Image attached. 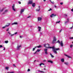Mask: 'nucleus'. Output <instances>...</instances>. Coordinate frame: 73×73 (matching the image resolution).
<instances>
[{
    "label": "nucleus",
    "mask_w": 73,
    "mask_h": 73,
    "mask_svg": "<svg viewBox=\"0 0 73 73\" xmlns=\"http://www.w3.org/2000/svg\"><path fill=\"white\" fill-rule=\"evenodd\" d=\"M52 51L55 54L57 53V52H56V50H60V48H55L54 47H52Z\"/></svg>",
    "instance_id": "f257e3e1"
},
{
    "label": "nucleus",
    "mask_w": 73,
    "mask_h": 73,
    "mask_svg": "<svg viewBox=\"0 0 73 73\" xmlns=\"http://www.w3.org/2000/svg\"><path fill=\"white\" fill-rule=\"evenodd\" d=\"M44 51L46 54H48V49L45 48L44 49Z\"/></svg>",
    "instance_id": "423d86ee"
},
{
    "label": "nucleus",
    "mask_w": 73,
    "mask_h": 73,
    "mask_svg": "<svg viewBox=\"0 0 73 73\" xmlns=\"http://www.w3.org/2000/svg\"><path fill=\"white\" fill-rule=\"evenodd\" d=\"M60 4L61 5H62V4H63V3L62 2V3H60Z\"/></svg>",
    "instance_id": "4c0bfd02"
},
{
    "label": "nucleus",
    "mask_w": 73,
    "mask_h": 73,
    "mask_svg": "<svg viewBox=\"0 0 73 73\" xmlns=\"http://www.w3.org/2000/svg\"><path fill=\"white\" fill-rule=\"evenodd\" d=\"M60 23V21H58V22H56V24H57V23L59 24V23Z\"/></svg>",
    "instance_id": "5701e85b"
},
{
    "label": "nucleus",
    "mask_w": 73,
    "mask_h": 73,
    "mask_svg": "<svg viewBox=\"0 0 73 73\" xmlns=\"http://www.w3.org/2000/svg\"><path fill=\"white\" fill-rule=\"evenodd\" d=\"M38 9H36V12H39L40 11L41 8H40V6H39L38 7Z\"/></svg>",
    "instance_id": "0eeeda50"
},
{
    "label": "nucleus",
    "mask_w": 73,
    "mask_h": 73,
    "mask_svg": "<svg viewBox=\"0 0 73 73\" xmlns=\"http://www.w3.org/2000/svg\"><path fill=\"white\" fill-rule=\"evenodd\" d=\"M52 9H50L49 10H48V11H51V10Z\"/></svg>",
    "instance_id": "c03bdc74"
},
{
    "label": "nucleus",
    "mask_w": 73,
    "mask_h": 73,
    "mask_svg": "<svg viewBox=\"0 0 73 73\" xmlns=\"http://www.w3.org/2000/svg\"><path fill=\"white\" fill-rule=\"evenodd\" d=\"M8 33H9L10 35H11V33L9 32H8Z\"/></svg>",
    "instance_id": "09e8293b"
},
{
    "label": "nucleus",
    "mask_w": 73,
    "mask_h": 73,
    "mask_svg": "<svg viewBox=\"0 0 73 73\" xmlns=\"http://www.w3.org/2000/svg\"><path fill=\"white\" fill-rule=\"evenodd\" d=\"M21 46H18L17 47V49L18 50H19V49H20V47H21Z\"/></svg>",
    "instance_id": "2eb2a0df"
},
{
    "label": "nucleus",
    "mask_w": 73,
    "mask_h": 73,
    "mask_svg": "<svg viewBox=\"0 0 73 73\" xmlns=\"http://www.w3.org/2000/svg\"><path fill=\"white\" fill-rule=\"evenodd\" d=\"M44 70H46V69L45 68H44Z\"/></svg>",
    "instance_id": "0e129e2a"
},
{
    "label": "nucleus",
    "mask_w": 73,
    "mask_h": 73,
    "mask_svg": "<svg viewBox=\"0 0 73 73\" xmlns=\"http://www.w3.org/2000/svg\"><path fill=\"white\" fill-rule=\"evenodd\" d=\"M61 61L63 62H64V59L63 58L61 59Z\"/></svg>",
    "instance_id": "412c9836"
},
{
    "label": "nucleus",
    "mask_w": 73,
    "mask_h": 73,
    "mask_svg": "<svg viewBox=\"0 0 73 73\" xmlns=\"http://www.w3.org/2000/svg\"><path fill=\"white\" fill-rule=\"evenodd\" d=\"M29 27H33V26H30Z\"/></svg>",
    "instance_id": "bf43d9fd"
},
{
    "label": "nucleus",
    "mask_w": 73,
    "mask_h": 73,
    "mask_svg": "<svg viewBox=\"0 0 73 73\" xmlns=\"http://www.w3.org/2000/svg\"><path fill=\"white\" fill-rule=\"evenodd\" d=\"M13 35H14V34H11V36H13Z\"/></svg>",
    "instance_id": "a18cd8bd"
},
{
    "label": "nucleus",
    "mask_w": 73,
    "mask_h": 73,
    "mask_svg": "<svg viewBox=\"0 0 73 73\" xmlns=\"http://www.w3.org/2000/svg\"><path fill=\"white\" fill-rule=\"evenodd\" d=\"M35 50V48H33V51H34V50Z\"/></svg>",
    "instance_id": "72a5a7b5"
},
{
    "label": "nucleus",
    "mask_w": 73,
    "mask_h": 73,
    "mask_svg": "<svg viewBox=\"0 0 73 73\" xmlns=\"http://www.w3.org/2000/svg\"><path fill=\"white\" fill-rule=\"evenodd\" d=\"M5 42L6 44H7L8 42V40H6L5 41Z\"/></svg>",
    "instance_id": "393cba45"
},
{
    "label": "nucleus",
    "mask_w": 73,
    "mask_h": 73,
    "mask_svg": "<svg viewBox=\"0 0 73 73\" xmlns=\"http://www.w3.org/2000/svg\"><path fill=\"white\" fill-rule=\"evenodd\" d=\"M73 44H71L70 45V48H72L73 47Z\"/></svg>",
    "instance_id": "cd10ccee"
},
{
    "label": "nucleus",
    "mask_w": 73,
    "mask_h": 73,
    "mask_svg": "<svg viewBox=\"0 0 73 73\" xmlns=\"http://www.w3.org/2000/svg\"><path fill=\"white\" fill-rule=\"evenodd\" d=\"M50 56H51V57H52V58H54V56L53 55H52V54L50 53Z\"/></svg>",
    "instance_id": "a211bd4d"
},
{
    "label": "nucleus",
    "mask_w": 73,
    "mask_h": 73,
    "mask_svg": "<svg viewBox=\"0 0 73 73\" xmlns=\"http://www.w3.org/2000/svg\"><path fill=\"white\" fill-rule=\"evenodd\" d=\"M50 2L52 3V4H54V1H53V2H52L51 1V0H50Z\"/></svg>",
    "instance_id": "bb28decb"
},
{
    "label": "nucleus",
    "mask_w": 73,
    "mask_h": 73,
    "mask_svg": "<svg viewBox=\"0 0 73 73\" xmlns=\"http://www.w3.org/2000/svg\"><path fill=\"white\" fill-rule=\"evenodd\" d=\"M44 1H45L46 0H43Z\"/></svg>",
    "instance_id": "680f3d73"
},
{
    "label": "nucleus",
    "mask_w": 73,
    "mask_h": 73,
    "mask_svg": "<svg viewBox=\"0 0 73 73\" xmlns=\"http://www.w3.org/2000/svg\"><path fill=\"white\" fill-rule=\"evenodd\" d=\"M3 47V46L2 45H0V48H2Z\"/></svg>",
    "instance_id": "c9c22d12"
},
{
    "label": "nucleus",
    "mask_w": 73,
    "mask_h": 73,
    "mask_svg": "<svg viewBox=\"0 0 73 73\" xmlns=\"http://www.w3.org/2000/svg\"><path fill=\"white\" fill-rule=\"evenodd\" d=\"M41 50H39L38 49H37V50L36 51L37 52H40V51Z\"/></svg>",
    "instance_id": "4be33fe9"
},
{
    "label": "nucleus",
    "mask_w": 73,
    "mask_h": 73,
    "mask_svg": "<svg viewBox=\"0 0 73 73\" xmlns=\"http://www.w3.org/2000/svg\"><path fill=\"white\" fill-rule=\"evenodd\" d=\"M42 20V18L41 17H38V21H41Z\"/></svg>",
    "instance_id": "f8f14e48"
},
{
    "label": "nucleus",
    "mask_w": 73,
    "mask_h": 73,
    "mask_svg": "<svg viewBox=\"0 0 73 73\" xmlns=\"http://www.w3.org/2000/svg\"><path fill=\"white\" fill-rule=\"evenodd\" d=\"M29 17H31V16H29L27 17V18H29Z\"/></svg>",
    "instance_id": "5fc2aeb1"
},
{
    "label": "nucleus",
    "mask_w": 73,
    "mask_h": 73,
    "mask_svg": "<svg viewBox=\"0 0 73 73\" xmlns=\"http://www.w3.org/2000/svg\"><path fill=\"white\" fill-rule=\"evenodd\" d=\"M36 48H37V46H36L34 48H35V49H36Z\"/></svg>",
    "instance_id": "8fccbe9b"
},
{
    "label": "nucleus",
    "mask_w": 73,
    "mask_h": 73,
    "mask_svg": "<svg viewBox=\"0 0 73 73\" xmlns=\"http://www.w3.org/2000/svg\"><path fill=\"white\" fill-rule=\"evenodd\" d=\"M48 62H49L50 63H51V64H53V61H52V60H48Z\"/></svg>",
    "instance_id": "4468645a"
},
{
    "label": "nucleus",
    "mask_w": 73,
    "mask_h": 73,
    "mask_svg": "<svg viewBox=\"0 0 73 73\" xmlns=\"http://www.w3.org/2000/svg\"><path fill=\"white\" fill-rule=\"evenodd\" d=\"M65 17H67V15H65Z\"/></svg>",
    "instance_id": "6e6d98bb"
},
{
    "label": "nucleus",
    "mask_w": 73,
    "mask_h": 73,
    "mask_svg": "<svg viewBox=\"0 0 73 73\" xmlns=\"http://www.w3.org/2000/svg\"><path fill=\"white\" fill-rule=\"evenodd\" d=\"M37 51H36V52H35V53H34V54H36V53H37Z\"/></svg>",
    "instance_id": "79ce46f5"
},
{
    "label": "nucleus",
    "mask_w": 73,
    "mask_h": 73,
    "mask_svg": "<svg viewBox=\"0 0 73 73\" xmlns=\"http://www.w3.org/2000/svg\"><path fill=\"white\" fill-rule=\"evenodd\" d=\"M10 24V23H8L7 24V25H5L4 27H3V28H6V27H9V26Z\"/></svg>",
    "instance_id": "39448f33"
},
{
    "label": "nucleus",
    "mask_w": 73,
    "mask_h": 73,
    "mask_svg": "<svg viewBox=\"0 0 73 73\" xmlns=\"http://www.w3.org/2000/svg\"><path fill=\"white\" fill-rule=\"evenodd\" d=\"M24 10H25V9H21V11L20 12L21 14H22V13L24 12Z\"/></svg>",
    "instance_id": "1a4fd4ad"
},
{
    "label": "nucleus",
    "mask_w": 73,
    "mask_h": 73,
    "mask_svg": "<svg viewBox=\"0 0 73 73\" xmlns=\"http://www.w3.org/2000/svg\"><path fill=\"white\" fill-rule=\"evenodd\" d=\"M38 28H41V27H38Z\"/></svg>",
    "instance_id": "338daca9"
},
{
    "label": "nucleus",
    "mask_w": 73,
    "mask_h": 73,
    "mask_svg": "<svg viewBox=\"0 0 73 73\" xmlns=\"http://www.w3.org/2000/svg\"><path fill=\"white\" fill-rule=\"evenodd\" d=\"M55 8H56V7H57L56 6H55Z\"/></svg>",
    "instance_id": "69168bd1"
},
{
    "label": "nucleus",
    "mask_w": 73,
    "mask_h": 73,
    "mask_svg": "<svg viewBox=\"0 0 73 73\" xmlns=\"http://www.w3.org/2000/svg\"><path fill=\"white\" fill-rule=\"evenodd\" d=\"M41 65H44V64L43 63H41L40 64V66H41Z\"/></svg>",
    "instance_id": "c85d7f7f"
},
{
    "label": "nucleus",
    "mask_w": 73,
    "mask_h": 73,
    "mask_svg": "<svg viewBox=\"0 0 73 73\" xmlns=\"http://www.w3.org/2000/svg\"><path fill=\"white\" fill-rule=\"evenodd\" d=\"M20 37L21 38V37H22V36H20Z\"/></svg>",
    "instance_id": "e2e57ef3"
},
{
    "label": "nucleus",
    "mask_w": 73,
    "mask_h": 73,
    "mask_svg": "<svg viewBox=\"0 0 73 73\" xmlns=\"http://www.w3.org/2000/svg\"><path fill=\"white\" fill-rule=\"evenodd\" d=\"M71 11H72V12H73V9H72L71 10Z\"/></svg>",
    "instance_id": "864d4df0"
},
{
    "label": "nucleus",
    "mask_w": 73,
    "mask_h": 73,
    "mask_svg": "<svg viewBox=\"0 0 73 73\" xmlns=\"http://www.w3.org/2000/svg\"><path fill=\"white\" fill-rule=\"evenodd\" d=\"M44 62H46V60H43Z\"/></svg>",
    "instance_id": "603ef678"
},
{
    "label": "nucleus",
    "mask_w": 73,
    "mask_h": 73,
    "mask_svg": "<svg viewBox=\"0 0 73 73\" xmlns=\"http://www.w3.org/2000/svg\"><path fill=\"white\" fill-rule=\"evenodd\" d=\"M12 8L13 10V11L14 12H15L16 11V9H15V5H13L12 7Z\"/></svg>",
    "instance_id": "6e6552de"
},
{
    "label": "nucleus",
    "mask_w": 73,
    "mask_h": 73,
    "mask_svg": "<svg viewBox=\"0 0 73 73\" xmlns=\"http://www.w3.org/2000/svg\"><path fill=\"white\" fill-rule=\"evenodd\" d=\"M56 16V15H54V14H52V15H50V17H54V16Z\"/></svg>",
    "instance_id": "9d476101"
},
{
    "label": "nucleus",
    "mask_w": 73,
    "mask_h": 73,
    "mask_svg": "<svg viewBox=\"0 0 73 73\" xmlns=\"http://www.w3.org/2000/svg\"><path fill=\"white\" fill-rule=\"evenodd\" d=\"M8 67H5V69H7V70H8Z\"/></svg>",
    "instance_id": "c756f323"
},
{
    "label": "nucleus",
    "mask_w": 73,
    "mask_h": 73,
    "mask_svg": "<svg viewBox=\"0 0 73 73\" xmlns=\"http://www.w3.org/2000/svg\"><path fill=\"white\" fill-rule=\"evenodd\" d=\"M30 71V69H28L27 70V72H29Z\"/></svg>",
    "instance_id": "ea45409f"
},
{
    "label": "nucleus",
    "mask_w": 73,
    "mask_h": 73,
    "mask_svg": "<svg viewBox=\"0 0 73 73\" xmlns=\"http://www.w3.org/2000/svg\"><path fill=\"white\" fill-rule=\"evenodd\" d=\"M13 66H14V67H16V66L15 65V64H13Z\"/></svg>",
    "instance_id": "e433bc0d"
},
{
    "label": "nucleus",
    "mask_w": 73,
    "mask_h": 73,
    "mask_svg": "<svg viewBox=\"0 0 73 73\" xmlns=\"http://www.w3.org/2000/svg\"><path fill=\"white\" fill-rule=\"evenodd\" d=\"M3 50H5V47H4V49H3Z\"/></svg>",
    "instance_id": "13d9d810"
},
{
    "label": "nucleus",
    "mask_w": 73,
    "mask_h": 73,
    "mask_svg": "<svg viewBox=\"0 0 73 73\" xmlns=\"http://www.w3.org/2000/svg\"><path fill=\"white\" fill-rule=\"evenodd\" d=\"M39 28L38 31H41V28Z\"/></svg>",
    "instance_id": "a878e982"
},
{
    "label": "nucleus",
    "mask_w": 73,
    "mask_h": 73,
    "mask_svg": "<svg viewBox=\"0 0 73 73\" xmlns=\"http://www.w3.org/2000/svg\"><path fill=\"white\" fill-rule=\"evenodd\" d=\"M38 72H41V73H44V72L43 71H40V70H39L38 71Z\"/></svg>",
    "instance_id": "b1692460"
},
{
    "label": "nucleus",
    "mask_w": 73,
    "mask_h": 73,
    "mask_svg": "<svg viewBox=\"0 0 73 73\" xmlns=\"http://www.w3.org/2000/svg\"><path fill=\"white\" fill-rule=\"evenodd\" d=\"M17 34V32H16L15 33V34L16 35V34Z\"/></svg>",
    "instance_id": "4d7b16f0"
},
{
    "label": "nucleus",
    "mask_w": 73,
    "mask_h": 73,
    "mask_svg": "<svg viewBox=\"0 0 73 73\" xmlns=\"http://www.w3.org/2000/svg\"><path fill=\"white\" fill-rule=\"evenodd\" d=\"M9 29L8 28L7 30V31H9Z\"/></svg>",
    "instance_id": "49530a36"
},
{
    "label": "nucleus",
    "mask_w": 73,
    "mask_h": 73,
    "mask_svg": "<svg viewBox=\"0 0 73 73\" xmlns=\"http://www.w3.org/2000/svg\"><path fill=\"white\" fill-rule=\"evenodd\" d=\"M72 28H70V29H72Z\"/></svg>",
    "instance_id": "774afa93"
},
{
    "label": "nucleus",
    "mask_w": 73,
    "mask_h": 73,
    "mask_svg": "<svg viewBox=\"0 0 73 73\" xmlns=\"http://www.w3.org/2000/svg\"><path fill=\"white\" fill-rule=\"evenodd\" d=\"M56 36L54 37L53 39L52 40V44H54V43L56 41Z\"/></svg>",
    "instance_id": "f03ea898"
},
{
    "label": "nucleus",
    "mask_w": 73,
    "mask_h": 73,
    "mask_svg": "<svg viewBox=\"0 0 73 73\" xmlns=\"http://www.w3.org/2000/svg\"><path fill=\"white\" fill-rule=\"evenodd\" d=\"M33 3V1L32 0L29 1L28 2V4H32Z\"/></svg>",
    "instance_id": "20e7f679"
},
{
    "label": "nucleus",
    "mask_w": 73,
    "mask_h": 73,
    "mask_svg": "<svg viewBox=\"0 0 73 73\" xmlns=\"http://www.w3.org/2000/svg\"><path fill=\"white\" fill-rule=\"evenodd\" d=\"M64 64L66 65H68V63H64Z\"/></svg>",
    "instance_id": "473e14b6"
},
{
    "label": "nucleus",
    "mask_w": 73,
    "mask_h": 73,
    "mask_svg": "<svg viewBox=\"0 0 73 73\" xmlns=\"http://www.w3.org/2000/svg\"><path fill=\"white\" fill-rule=\"evenodd\" d=\"M48 47V48H52V47Z\"/></svg>",
    "instance_id": "37998d69"
},
{
    "label": "nucleus",
    "mask_w": 73,
    "mask_h": 73,
    "mask_svg": "<svg viewBox=\"0 0 73 73\" xmlns=\"http://www.w3.org/2000/svg\"><path fill=\"white\" fill-rule=\"evenodd\" d=\"M8 11V10H6L5 11V12L3 13V14H5V12H7Z\"/></svg>",
    "instance_id": "aec40b11"
},
{
    "label": "nucleus",
    "mask_w": 73,
    "mask_h": 73,
    "mask_svg": "<svg viewBox=\"0 0 73 73\" xmlns=\"http://www.w3.org/2000/svg\"><path fill=\"white\" fill-rule=\"evenodd\" d=\"M44 47H45L46 48H49V44H44Z\"/></svg>",
    "instance_id": "7ed1b4c3"
},
{
    "label": "nucleus",
    "mask_w": 73,
    "mask_h": 73,
    "mask_svg": "<svg viewBox=\"0 0 73 73\" xmlns=\"http://www.w3.org/2000/svg\"><path fill=\"white\" fill-rule=\"evenodd\" d=\"M69 38H70V39H73V37H70Z\"/></svg>",
    "instance_id": "a19ab883"
},
{
    "label": "nucleus",
    "mask_w": 73,
    "mask_h": 73,
    "mask_svg": "<svg viewBox=\"0 0 73 73\" xmlns=\"http://www.w3.org/2000/svg\"><path fill=\"white\" fill-rule=\"evenodd\" d=\"M32 6L33 7H35V3H33L32 4Z\"/></svg>",
    "instance_id": "f3484780"
},
{
    "label": "nucleus",
    "mask_w": 73,
    "mask_h": 73,
    "mask_svg": "<svg viewBox=\"0 0 73 73\" xmlns=\"http://www.w3.org/2000/svg\"><path fill=\"white\" fill-rule=\"evenodd\" d=\"M64 55L65 56H66V57H68V58H72V57H71L70 56H69L68 55L66 54H64Z\"/></svg>",
    "instance_id": "ddd939ff"
},
{
    "label": "nucleus",
    "mask_w": 73,
    "mask_h": 73,
    "mask_svg": "<svg viewBox=\"0 0 73 73\" xmlns=\"http://www.w3.org/2000/svg\"><path fill=\"white\" fill-rule=\"evenodd\" d=\"M57 42L58 43H59V44H60V40H58V41Z\"/></svg>",
    "instance_id": "7c9ffc66"
},
{
    "label": "nucleus",
    "mask_w": 73,
    "mask_h": 73,
    "mask_svg": "<svg viewBox=\"0 0 73 73\" xmlns=\"http://www.w3.org/2000/svg\"><path fill=\"white\" fill-rule=\"evenodd\" d=\"M62 31V29H61L60 31V32H61V31Z\"/></svg>",
    "instance_id": "58836bf2"
},
{
    "label": "nucleus",
    "mask_w": 73,
    "mask_h": 73,
    "mask_svg": "<svg viewBox=\"0 0 73 73\" xmlns=\"http://www.w3.org/2000/svg\"><path fill=\"white\" fill-rule=\"evenodd\" d=\"M19 4H21V2H20V1H19Z\"/></svg>",
    "instance_id": "de8ad7c7"
},
{
    "label": "nucleus",
    "mask_w": 73,
    "mask_h": 73,
    "mask_svg": "<svg viewBox=\"0 0 73 73\" xmlns=\"http://www.w3.org/2000/svg\"><path fill=\"white\" fill-rule=\"evenodd\" d=\"M41 47H42V46L41 45H39L37 46V48H41Z\"/></svg>",
    "instance_id": "6ab92c4d"
},
{
    "label": "nucleus",
    "mask_w": 73,
    "mask_h": 73,
    "mask_svg": "<svg viewBox=\"0 0 73 73\" xmlns=\"http://www.w3.org/2000/svg\"><path fill=\"white\" fill-rule=\"evenodd\" d=\"M14 73V72H10V73Z\"/></svg>",
    "instance_id": "052dcab7"
},
{
    "label": "nucleus",
    "mask_w": 73,
    "mask_h": 73,
    "mask_svg": "<svg viewBox=\"0 0 73 73\" xmlns=\"http://www.w3.org/2000/svg\"><path fill=\"white\" fill-rule=\"evenodd\" d=\"M60 42H61L60 45L61 46H63V44L62 43V41H61Z\"/></svg>",
    "instance_id": "dca6fc26"
},
{
    "label": "nucleus",
    "mask_w": 73,
    "mask_h": 73,
    "mask_svg": "<svg viewBox=\"0 0 73 73\" xmlns=\"http://www.w3.org/2000/svg\"><path fill=\"white\" fill-rule=\"evenodd\" d=\"M67 21H68V22H69V19H67Z\"/></svg>",
    "instance_id": "3c124183"
},
{
    "label": "nucleus",
    "mask_w": 73,
    "mask_h": 73,
    "mask_svg": "<svg viewBox=\"0 0 73 73\" xmlns=\"http://www.w3.org/2000/svg\"><path fill=\"white\" fill-rule=\"evenodd\" d=\"M17 24H18V23L17 22H15L11 24V25H17Z\"/></svg>",
    "instance_id": "9b49d317"
},
{
    "label": "nucleus",
    "mask_w": 73,
    "mask_h": 73,
    "mask_svg": "<svg viewBox=\"0 0 73 73\" xmlns=\"http://www.w3.org/2000/svg\"><path fill=\"white\" fill-rule=\"evenodd\" d=\"M65 24H66L67 23H68V21H66V22H65Z\"/></svg>",
    "instance_id": "f704fd0d"
},
{
    "label": "nucleus",
    "mask_w": 73,
    "mask_h": 73,
    "mask_svg": "<svg viewBox=\"0 0 73 73\" xmlns=\"http://www.w3.org/2000/svg\"><path fill=\"white\" fill-rule=\"evenodd\" d=\"M4 8L3 9L1 10V12L3 11H4Z\"/></svg>",
    "instance_id": "2f4dec72"
}]
</instances>
